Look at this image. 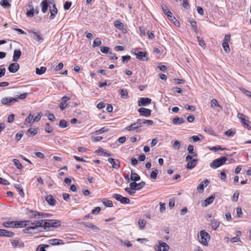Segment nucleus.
Masks as SVG:
<instances>
[{
    "label": "nucleus",
    "mask_w": 251,
    "mask_h": 251,
    "mask_svg": "<svg viewBox=\"0 0 251 251\" xmlns=\"http://www.w3.org/2000/svg\"><path fill=\"white\" fill-rule=\"evenodd\" d=\"M29 221H7L2 223V226L6 228L20 227H23L28 225L29 224Z\"/></svg>",
    "instance_id": "obj_1"
},
{
    "label": "nucleus",
    "mask_w": 251,
    "mask_h": 251,
    "mask_svg": "<svg viewBox=\"0 0 251 251\" xmlns=\"http://www.w3.org/2000/svg\"><path fill=\"white\" fill-rule=\"evenodd\" d=\"M28 33L30 34L31 37L36 42L42 43L44 41V37L40 31L37 30H30L28 31Z\"/></svg>",
    "instance_id": "obj_2"
},
{
    "label": "nucleus",
    "mask_w": 251,
    "mask_h": 251,
    "mask_svg": "<svg viewBox=\"0 0 251 251\" xmlns=\"http://www.w3.org/2000/svg\"><path fill=\"white\" fill-rule=\"evenodd\" d=\"M200 242L204 246L208 245V242L210 239V236L208 233L205 230H201L200 232Z\"/></svg>",
    "instance_id": "obj_3"
},
{
    "label": "nucleus",
    "mask_w": 251,
    "mask_h": 251,
    "mask_svg": "<svg viewBox=\"0 0 251 251\" xmlns=\"http://www.w3.org/2000/svg\"><path fill=\"white\" fill-rule=\"evenodd\" d=\"M227 160V157H221L214 160L210 164V166L212 168H217L223 165Z\"/></svg>",
    "instance_id": "obj_4"
},
{
    "label": "nucleus",
    "mask_w": 251,
    "mask_h": 251,
    "mask_svg": "<svg viewBox=\"0 0 251 251\" xmlns=\"http://www.w3.org/2000/svg\"><path fill=\"white\" fill-rule=\"evenodd\" d=\"M230 41V35L229 34L226 35L222 43V47L226 53H228L230 51V48L229 46Z\"/></svg>",
    "instance_id": "obj_5"
},
{
    "label": "nucleus",
    "mask_w": 251,
    "mask_h": 251,
    "mask_svg": "<svg viewBox=\"0 0 251 251\" xmlns=\"http://www.w3.org/2000/svg\"><path fill=\"white\" fill-rule=\"evenodd\" d=\"M159 245L154 247V249L156 251H168L170 247L165 242L159 240L158 241Z\"/></svg>",
    "instance_id": "obj_6"
},
{
    "label": "nucleus",
    "mask_w": 251,
    "mask_h": 251,
    "mask_svg": "<svg viewBox=\"0 0 251 251\" xmlns=\"http://www.w3.org/2000/svg\"><path fill=\"white\" fill-rule=\"evenodd\" d=\"M113 198H115L117 201H120L122 204H126L130 202V200L128 198L124 197L120 194H115L113 195Z\"/></svg>",
    "instance_id": "obj_7"
},
{
    "label": "nucleus",
    "mask_w": 251,
    "mask_h": 251,
    "mask_svg": "<svg viewBox=\"0 0 251 251\" xmlns=\"http://www.w3.org/2000/svg\"><path fill=\"white\" fill-rule=\"evenodd\" d=\"M18 101L17 98H3L1 100V102L3 105H6L7 106H10L12 105V104L14 102Z\"/></svg>",
    "instance_id": "obj_8"
},
{
    "label": "nucleus",
    "mask_w": 251,
    "mask_h": 251,
    "mask_svg": "<svg viewBox=\"0 0 251 251\" xmlns=\"http://www.w3.org/2000/svg\"><path fill=\"white\" fill-rule=\"evenodd\" d=\"M238 118L240 119L241 123L244 126H246L248 129H251V126L249 125L250 122L246 119V117L243 114L238 113L237 115Z\"/></svg>",
    "instance_id": "obj_9"
},
{
    "label": "nucleus",
    "mask_w": 251,
    "mask_h": 251,
    "mask_svg": "<svg viewBox=\"0 0 251 251\" xmlns=\"http://www.w3.org/2000/svg\"><path fill=\"white\" fill-rule=\"evenodd\" d=\"M146 183L145 181H141L140 183H137L135 182H131L129 184L130 188L132 190H138L143 188L145 186Z\"/></svg>",
    "instance_id": "obj_10"
},
{
    "label": "nucleus",
    "mask_w": 251,
    "mask_h": 251,
    "mask_svg": "<svg viewBox=\"0 0 251 251\" xmlns=\"http://www.w3.org/2000/svg\"><path fill=\"white\" fill-rule=\"evenodd\" d=\"M132 52L134 53L136 55V57L138 59H139L140 60H142V61H145V60H147L145 59L146 54H147V53L146 51L136 52V49H133V50H132Z\"/></svg>",
    "instance_id": "obj_11"
},
{
    "label": "nucleus",
    "mask_w": 251,
    "mask_h": 251,
    "mask_svg": "<svg viewBox=\"0 0 251 251\" xmlns=\"http://www.w3.org/2000/svg\"><path fill=\"white\" fill-rule=\"evenodd\" d=\"M151 100L148 98H141L138 100V105L145 106L151 103Z\"/></svg>",
    "instance_id": "obj_12"
},
{
    "label": "nucleus",
    "mask_w": 251,
    "mask_h": 251,
    "mask_svg": "<svg viewBox=\"0 0 251 251\" xmlns=\"http://www.w3.org/2000/svg\"><path fill=\"white\" fill-rule=\"evenodd\" d=\"M14 235L15 233L12 231L3 229H0V237H12L14 236Z\"/></svg>",
    "instance_id": "obj_13"
},
{
    "label": "nucleus",
    "mask_w": 251,
    "mask_h": 251,
    "mask_svg": "<svg viewBox=\"0 0 251 251\" xmlns=\"http://www.w3.org/2000/svg\"><path fill=\"white\" fill-rule=\"evenodd\" d=\"M141 115L144 116L146 117H148L151 115V110L143 107L140 108L138 110Z\"/></svg>",
    "instance_id": "obj_14"
},
{
    "label": "nucleus",
    "mask_w": 251,
    "mask_h": 251,
    "mask_svg": "<svg viewBox=\"0 0 251 251\" xmlns=\"http://www.w3.org/2000/svg\"><path fill=\"white\" fill-rule=\"evenodd\" d=\"M20 68V65L17 63H12L8 67V70L10 73H15L17 72Z\"/></svg>",
    "instance_id": "obj_15"
},
{
    "label": "nucleus",
    "mask_w": 251,
    "mask_h": 251,
    "mask_svg": "<svg viewBox=\"0 0 251 251\" xmlns=\"http://www.w3.org/2000/svg\"><path fill=\"white\" fill-rule=\"evenodd\" d=\"M108 161L112 165V167L113 169H118L120 167V162L118 160L110 158H108Z\"/></svg>",
    "instance_id": "obj_16"
},
{
    "label": "nucleus",
    "mask_w": 251,
    "mask_h": 251,
    "mask_svg": "<svg viewBox=\"0 0 251 251\" xmlns=\"http://www.w3.org/2000/svg\"><path fill=\"white\" fill-rule=\"evenodd\" d=\"M209 180L205 179L202 181L197 187V190L200 192H202L204 187H206L209 183Z\"/></svg>",
    "instance_id": "obj_17"
},
{
    "label": "nucleus",
    "mask_w": 251,
    "mask_h": 251,
    "mask_svg": "<svg viewBox=\"0 0 251 251\" xmlns=\"http://www.w3.org/2000/svg\"><path fill=\"white\" fill-rule=\"evenodd\" d=\"M50 3L53 4L52 9L50 10V19L52 20L54 18L55 15L57 13V9L56 7L55 4L53 0L52 2H50Z\"/></svg>",
    "instance_id": "obj_18"
},
{
    "label": "nucleus",
    "mask_w": 251,
    "mask_h": 251,
    "mask_svg": "<svg viewBox=\"0 0 251 251\" xmlns=\"http://www.w3.org/2000/svg\"><path fill=\"white\" fill-rule=\"evenodd\" d=\"M48 243L52 245V246H55V245H60L64 244L63 241L59 239H51L48 240Z\"/></svg>",
    "instance_id": "obj_19"
},
{
    "label": "nucleus",
    "mask_w": 251,
    "mask_h": 251,
    "mask_svg": "<svg viewBox=\"0 0 251 251\" xmlns=\"http://www.w3.org/2000/svg\"><path fill=\"white\" fill-rule=\"evenodd\" d=\"M70 100V98L68 97H63L62 98V101L60 103L59 107L62 110H63L67 106V104L66 103L67 101Z\"/></svg>",
    "instance_id": "obj_20"
},
{
    "label": "nucleus",
    "mask_w": 251,
    "mask_h": 251,
    "mask_svg": "<svg viewBox=\"0 0 251 251\" xmlns=\"http://www.w3.org/2000/svg\"><path fill=\"white\" fill-rule=\"evenodd\" d=\"M211 106L212 107H218V109L217 110L218 111H221L223 110V107L218 103L216 99H213L211 101Z\"/></svg>",
    "instance_id": "obj_21"
},
{
    "label": "nucleus",
    "mask_w": 251,
    "mask_h": 251,
    "mask_svg": "<svg viewBox=\"0 0 251 251\" xmlns=\"http://www.w3.org/2000/svg\"><path fill=\"white\" fill-rule=\"evenodd\" d=\"M45 199L50 205L53 206L56 203V201L51 195H48Z\"/></svg>",
    "instance_id": "obj_22"
},
{
    "label": "nucleus",
    "mask_w": 251,
    "mask_h": 251,
    "mask_svg": "<svg viewBox=\"0 0 251 251\" xmlns=\"http://www.w3.org/2000/svg\"><path fill=\"white\" fill-rule=\"evenodd\" d=\"M22 55V52L20 50H15L14 51L13 61H17Z\"/></svg>",
    "instance_id": "obj_23"
},
{
    "label": "nucleus",
    "mask_w": 251,
    "mask_h": 251,
    "mask_svg": "<svg viewBox=\"0 0 251 251\" xmlns=\"http://www.w3.org/2000/svg\"><path fill=\"white\" fill-rule=\"evenodd\" d=\"M173 123L175 125H178L184 123L185 121L182 118L176 117L172 120Z\"/></svg>",
    "instance_id": "obj_24"
},
{
    "label": "nucleus",
    "mask_w": 251,
    "mask_h": 251,
    "mask_svg": "<svg viewBox=\"0 0 251 251\" xmlns=\"http://www.w3.org/2000/svg\"><path fill=\"white\" fill-rule=\"evenodd\" d=\"M50 227H56L61 225V222L57 220H50Z\"/></svg>",
    "instance_id": "obj_25"
},
{
    "label": "nucleus",
    "mask_w": 251,
    "mask_h": 251,
    "mask_svg": "<svg viewBox=\"0 0 251 251\" xmlns=\"http://www.w3.org/2000/svg\"><path fill=\"white\" fill-rule=\"evenodd\" d=\"M40 5L42 7V11L43 13H45L48 8V4L47 0H43L41 3Z\"/></svg>",
    "instance_id": "obj_26"
},
{
    "label": "nucleus",
    "mask_w": 251,
    "mask_h": 251,
    "mask_svg": "<svg viewBox=\"0 0 251 251\" xmlns=\"http://www.w3.org/2000/svg\"><path fill=\"white\" fill-rule=\"evenodd\" d=\"M14 186L18 190L19 195L23 198L25 194L22 185L20 184H15Z\"/></svg>",
    "instance_id": "obj_27"
},
{
    "label": "nucleus",
    "mask_w": 251,
    "mask_h": 251,
    "mask_svg": "<svg viewBox=\"0 0 251 251\" xmlns=\"http://www.w3.org/2000/svg\"><path fill=\"white\" fill-rule=\"evenodd\" d=\"M197 162V159H193L192 161L188 162L187 164L186 168L189 169H192L194 168L196 165Z\"/></svg>",
    "instance_id": "obj_28"
},
{
    "label": "nucleus",
    "mask_w": 251,
    "mask_h": 251,
    "mask_svg": "<svg viewBox=\"0 0 251 251\" xmlns=\"http://www.w3.org/2000/svg\"><path fill=\"white\" fill-rule=\"evenodd\" d=\"M115 27H116L117 29L120 30L124 29V25L121 21L119 20H117L114 22V23Z\"/></svg>",
    "instance_id": "obj_29"
},
{
    "label": "nucleus",
    "mask_w": 251,
    "mask_h": 251,
    "mask_svg": "<svg viewBox=\"0 0 251 251\" xmlns=\"http://www.w3.org/2000/svg\"><path fill=\"white\" fill-rule=\"evenodd\" d=\"M26 214L31 218H35L37 217V211L28 210Z\"/></svg>",
    "instance_id": "obj_30"
},
{
    "label": "nucleus",
    "mask_w": 251,
    "mask_h": 251,
    "mask_svg": "<svg viewBox=\"0 0 251 251\" xmlns=\"http://www.w3.org/2000/svg\"><path fill=\"white\" fill-rule=\"evenodd\" d=\"M43 220L37 221L35 223H32V226H31L34 227V229L39 227H42V224H43Z\"/></svg>",
    "instance_id": "obj_31"
},
{
    "label": "nucleus",
    "mask_w": 251,
    "mask_h": 251,
    "mask_svg": "<svg viewBox=\"0 0 251 251\" xmlns=\"http://www.w3.org/2000/svg\"><path fill=\"white\" fill-rule=\"evenodd\" d=\"M130 179L132 181H136L140 180V176L136 173L131 171Z\"/></svg>",
    "instance_id": "obj_32"
},
{
    "label": "nucleus",
    "mask_w": 251,
    "mask_h": 251,
    "mask_svg": "<svg viewBox=\"0 0 251 251\" xmlns=\"http://www.w3.org/2000/svg\"><path fill=\"white\" fill-rule=\"evenodd\" d=\"M97 152L98 153H101L103 154V155L105 156H113V154L112 153L107 152V151H106L104 149H103L102 148L99 149L98 151H97Z\"/></svg>",
    "instance_id": "obj_33"
},
{
    "label": "nucleus",
    "mask_w": 251,
    "mask_h": 251,
    "mask_svg": "<svg viewBox=\"0 0 251 251\" xmlns=\"http://www.w3.org/2000/svg\"><path fill=\"white\" fill-rule=\"evenodd\" d=\"M220 222L214 220L211 221V226L213 229L216 230L219 226Z\"/></svg>",
    "instance_id": "obj_34"
},
{
    "label": "nucleus",
    "mask_w": 251,
    "mask_h": 251,
    "mask_svg": "<svg viewBox=\"0 0 251 251\" xmlns=\"http://www.w3.org/2000/svg\"><path fill=\"white\" fill-rule=\"evenodd\" d=\"M34 116L31 114H29V116L26 118L25 121V124H32L34 123Z\"/></svg>",
    "instance_id": "obj_35"
},
{
    "label": "nucleus",
    "mask_w": 251,
    "mask_h": 251,
    "mask_svg": "<svg viewBox=\"0 0 251 251\" xmlns=\"http://www.w3.org/2000/svg\"><path fill=\"white\" fill-rule=\"evenodd\" d=\"M215 197L211 196L210 197L206 198L205 200V206H208L209 204L213 202Z\"/></svg>",
    "instance_id": "obj_36"
},
{
    "label": "nucleus",
    "mask_w": 251,
    "mask_h": 251,
    "mask_svg": "<svg viewBox=\"0 0 251 251\" xmlns=\"http://www.w3.org/2000/svg\"><path fill=\"white\" fill-rule=\"evenodd\" d=\"M0 5L4 8H9L11 6L10 3L7 0H1L0 2Z\"/></svg>",
    "instance_id": "obj_37"
},
{
    "label": "nucleus",
    "mask_w": 251,
    "mask_h": 251,
    "mask_svg": "<svg viewBox=\"0 0 251 251\" xmlns=\"http://www.w3.org/2000/svg\"><path fill=\"white\" fill-rule=\"evenodd\" d=\"M209 150L213 151L216 152L218 151H224L226 150V148H222L220 146H215L213 147H209Z\"/></svg>",
    "instance_id": "obj_38"
},
{
    "label": "nucleus",
    "mask_w": 251,
    "mask_h": 251,
    "mask_svg": "<svg viewBox=\"0 0 251 251\" xmlns=\"http://www.w3.org/2000/svg\"><path fill=\"white\" fill-rule=\"evenodd\" d=\"M46 68L45 67H41L40 68H36V73L38 75H42L46 72Z\"/></svg>",
    "instance_id": "obj_39"
},
{
    "label": "nucleus",
    "mask_w": 251,
    "mask_h": 251,
    "mask_svg": "<svg viewBox=\"0 0 251 251\" xmlns=\"http://www.w3.org/2000/svg\"><path fill=\"white\" fill-rule=\"evenodd\" d=\"M102 201L105 206L109 207H112L113 203L111 201L107 200L106 199H103Z\"/></svg>",
    "instance_id": "obj_40"
},
{
    "label": "nucleus",
    "mask_w": 251,
    "mask_h": 251,
    "mask_svg": "<svg viewBox=\"0 0 251 251\" xmlns=\"http://www.w3.org/2000/svg\"><path fill=\"white\" fill-rule=\"evenodd\" d=\"M119 93L120 94L122 98L126 99L127 98L128 93L126 90L121 89L119 90Z\"/></svg>",
    "instance_id": "obj_41"
},
{
    "label": "nucleus",
    "mask_w": 251,
    "mask_h": 251,
    "mask_svg": "<svg viewBox=\"0 0 251 251\" xmlns=\"http://www.w3.org/2000/svg\"><path fill=\"white\" fill-rule=\"evenodd\" d=\"M138 126L136 125L135 123H134L131 124L129 126H127L126 129L127 131H132L138 128Z\"/></svg>",
    "instance_id": "obj_42"
},
{
    "label": "nucleus",
    "mask_w": 251,
    "mask_h": 251,
    "mask_svg": "<svg viewBox=\"0 0 251 251\" xmlns=\"http://www.w3.org/2000/svg\"><path fill=\"white\" fill-rule=\"evenodd\" d=\"M13 163L15 166L18 169H22L23 168L22 165L20 163L19 160L17 159H14L13 160Z\"/></svg>",
    "instance_id": "obj_43"
},
{
    "label": "nucleus",
    "mask_w": 251,
    "mask_h": 251,
    "mask_svg": "<svg viewBox=\"0 0 251 251\" xmlns=\"http://www.w3.org/2000/svg\"><path fill=\"white\" fill-rule=\"evenodd\" d=\"M68 126V124L67 122V121L65 120H60L59 124V126L61 128H65L67 127Z\"/></svg>",
    "instance_id": "obj_44"
},
{
    "label": "nucleus",
    "mask_w": 251,
    "mask_h": 251,
    "mask_svg": "<svg viewBox=\"0 0 251 251\" xmlns=\"http://www.w3.org/2000/svg\"><path fill=\"white\" fill-rule=\"evenodd\" d=\"M198 41L199 42V44L200 46H201L202 48L205 49L206 47V44L204 41V40L201 38L200 37H197Z\"/></svg>",
    "instance_id": "obj_45"
},
{
    "label": "nucleus",
    "mask_w": 251,
    "mask_h": 251,
    "mask_svg": "<svg viewBox=\"0 0 251 251\" xmlns=\"http://www.w3.org/2000/svg\"><path fill=\"white\" fill-rule=\"evenodd\" d=\"M42 227H43L45 229L50 228V220H44L42 224Z\"/></svg>",
    "instance_id": "obj_46"
},
{
    "label": "nucleus",
    "mask_w": 251,
    "mask_h": 251,
    "mask_svg": "<svg viewBox=\"0 0 251 251\" xmlns=\"http://www.w3.org/2000/svg\"><path fill=\"white\" fill-rule=\"evenodd\" d=\"M108 131V129L105 127H103L101 128L100 129L96 130L95 131V134L96 135H98L100 134H102L104 132H107Z\"/></svg>",
    "instance_id": "obj_47"
},
{
    "label": "nucleus",
    "mask_w": 251,
    "mask_h": 251,
    "mask_svg": "<svg viewBox=\"0 0 251 251\" xmlns=\"http://www.w3.org/2000/svg\"><path fill=\"white\" fill-rule=\"evenodd\" d=\"M158 174V171L157 169H155L154 170H153L151 174L150 177L151 179H155L157 177V176Z\"/></svg>",
    "instance_id": "obj_48"
},
{
    "label": "nucleus",
    "mask_w": 251,
    "mask_h": 251,
    "mask_svg": "<svg viewBox=\"0 0 251 251\" xmlns=\"http://www.w3.org/2000/svg\"><path fill=\"white\" fill-rule=\"evenodd\" d=\"M46 115L48 117V119L51 122L54 121L56 119L54 115L52 113H50L48 112L46 113Z\"/></svg>",
    "instance_id": "obj_49"
},
{
    "label": "nucleus",
    "mask_w": 251,
    "mask_h": 251,
    "mask_svg": "<svg viewBox=\"0 0 251 251\" xmlns=\"http://www.w3.org/2000/svg\"><path fill=\"white\" fill-rule=\"evenodd\" d=\"M101 41H100V39L98 37L96 38L94 42H93V47H95L96 46H100L101 44Z\"/></svg>",
    "instance_id": "obj_50"
},
{
    "label": "nucleus",
    "mask_w": 251,
    "mask_h": 251,
    "mask_svg": "<svg viewBox=\"0 0 251 251\" xmlns=\"http://www.w3.org/2000/svg\"><path fill=\"white\" fill-rule=\"evenodd\" d=\"M146 224V222L144 220H139V221H138V225L141 229H143V228H144Z\"/></svg>",
    "instance_id": "obj_51"
},
{
    "label": "nucleus",
    "mask_w": 251,
    "mask_h": 251,
    "mask_svg": "<svg viewBox=\"0 0 251 251\" xmlns=\"http://www.w3.org/2000/svg\"><path fill=\"white\" fill-rule=\"evenodd\" d=\"M187 150H188V152H189V153H191L192 154V156H196L197 155V154L193 152L194 147L193 145H189L188 147V148H187Z\"/></svg>",
    "instance_id": "obj_52"
},
{
    "label": "nucleus",
    "mask_w": 251,
    "mask_h": 251,
    "mask_svg": "<svg viewBox=\"0 0 251 251\" xmlns=\"http://www.w3.org/2000/svg\"><path fill=\"white\" fill-rule=\"evenodd\" d=\"M161 7L165 14H172V12L167 8V6L165 4H162Z\"/></svg>",
    "instance_id": "obj_53"
},
{
    "label": "nucleus",
    "mask_w": 251,
    "mask_h": 251,
    "mask_svg": "<svg viewBox=\"0 0 251 251\" xmlns=\"http://www.w3.org/2000/svg\"><path fill=\"white\" fill-rule=\"evenodd\" d=\"M239 192H238V191H236L233 194V197H232V201H237L238 200V198H239Z\"/></svg>",
    "instance_id": "obj_54"
},
{
    "label": "nucleus",
    "mask_w": 251,
    "mask_h": 251,
    "mask_svg": "<svg viewBox=\"0 0 251 251\" xmlns=\"http://www.w3.org/2000/svg\"><path fill=\"white\" fill-rule=\"evenodd\" d=\"M180 146V142H179L178 141L176 140V141L174 142V144H173V148L175 150H178L179 149Z\"/></svg>",
    "instance_id": "obj_55"
},
{
    "label": "nucleus",
    "mask_w": 251,
    "mask_h": 251,
    "mask_svg": "<svg viewBox=\"0 0 251 251\" xmlns=\"http://www.w3.org/2000/svg\"><path fill=\"white\" fill-rule=\"evenodd\" d=\"M110 48L107 47H101L100 48V51L103 53H109Z\"/></svg>",
    "instance_id": "obj_56"
},
{
    "label": "nucleus",
    "mask_w": 251,
    "mask_h": 251,
    "mask_svg": "<svg viewBox=\"0 0 251 251\" xmlns=\"http://www.w3.org/2000/svg\"><path fill=\"white\" fill-rule=\"evenodd\" d=\"M236 211L238 217L241 218V217H243V214L242 212V209L240 207H237L236 209Z\"/></svg>",
    "instance_id": "obj_57"
},
{
    "label": "nucleus",
    "mask_w": 251,
    "mask_h": 251,
    "mask_svg": "<svg viewBox=\"0 0 251 251\" xmlns=\"http://www.w3.org/2000/svg\"><path fill=\"white\" fill-rule=\"evenodd\" d=\"M235 132L232 130V129H229L227 131H226L225 134L228 137L232 136Z\"/></svg>",
    "instance_id": "obj_58"
},
{
    "label": "nucleus",
    "mask_w": 251,
    "mask_h": 251,
    "mask_svg": "<svg viewBox=\"0 0 251 251\" xmlns=\"http://www.w3.org/2000/svg\"><path fill=\"white\" fill-rule=\"evenodd\" d=\"M28 95V94L27 93H24L20 95H17V97H16V98H17L18 100V99L24 100L27 97Z\"/></svg>",
    "instance_id": "obj_59"
},
{
    "label": "nucleus",
    "mask_w": 251,
    "mask_h": 251,
    "mask_svg": "<svg viewBox=\"0 0 251 251\" xmlns=\"http://www.w3.org/2000/svg\"><path fill=\"white\" fill-rule=\"evenodd\" d=\"M34 9H29L26 12V16L28 17H32L34 16Z\"/></svg>",
    "instance_id": "obj_60"
},
{
    "label": "nucleus",
    "mask_w": 251,
    "mask_h": 251,
    "mask_svg": "<svg viewBox=\"0 0 251 251\" xmlns=\"http://www.w3.org/2000/svg\"><path fill=\"white\" fill-rule=\"evenodd\" d=\"M160 208L159 211L161 213H163L166 209V205L164 203L160 202Z\"/></svg>",
    "instance_id": "obj_61"
},
{
    "label": "nucleus",
    "mask_w": 251,
    "mask_h": 251,
    "mask_svg": "<svg viewBox=\"0 0 251 251\" xmlns=\"http://www.w3.org/2000/svg\"><path fill=\"white\" fill-rule=\"evenodd\" d=\"M24 134L23 131L18 132L15 136V139L17 141H19L23 137Z\"/></svg>",
    "instance_id": "obj_62"
},
{
    "label": "nucleus",
    "mask_w": 251,
    "mask_h": 251,
    "mask_svg": "<svg viewBox=\"0 0 251 251\" xmlns=\"http://www.w3.org/2000/svg\"><path fill=\"white\" fill-rule=\"evenodd\" d=\"M45 130L48 133H50L53 130V128L51 126H50V124L49 123L46 124V127L45 128Z\"/></svg>",
    "instance_id": "obj_63"
},
{
    "label": "nucleus",
    "mask_w": 251,
    "mask_h": 251,
    "mask_svg": "<svg viewBox=\"0 0 251 251\" xmlns=\"http://www.w3.org/2000/svg\"><path fill=\"white\" fill-rule=\"evenodd\" d=\"M36 251H47L45 250V247L44 246V245H39Z\"/></svg>",
    "instance_id": "obj_64"
}]
</instances>
